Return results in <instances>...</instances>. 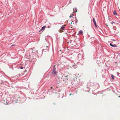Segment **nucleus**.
<instances>
[{"label": "nucleus", "mask_w": 120, "mask_h": 120, "mask_svg": "<svg viewBox=\"0 0 120 120\" xmlns=\"http://www.w3.org/2000/svg\"><path fill=\"white\" fill-rule=\"evenodd\" d=\"M55 76L56 78H57L58 79H60V77L59 76V75L58 74L56 75H55Z\"/></svg>", "instance_id": "obj_3"}, {"label": "nucleus", "mask_w": 120, "mask_h": 120, "mask_svg": "<svg viewBox=\"0 0 120 120\" xmlns=\"http://www.w3.org/2000/svg\"><path fill=\"white\" fill-rule=\"evenodd\" d=\"M52 73L53 74H54L55 75H56V73L55 71V69L54 68L53 69V70L52 71Z\"/></svg>", "instance_id": "obj_2"}, {"label": "nucleus", "mask_w": 120, "mask_h": 120, "mask_svg": "<svg viewBox=\"0 0 120 120\" xmlns=\"http://www.w3.org/2000/svg\"><path fill=\"white\" fill-rule=\"evenodd\" d=\"M83 33L82 31H79V34H82Z\"/></svg>", "instance_id": "obj_8"}, {"label": "nucleus", "mask_w": 120, "mask_h": 120, "mask_svg": "<svg viewBox=\"0 0 120 120\" xmlns=\"http://www.w3.org/2000/svg\"><path fill=\"white\" fill-rule=\"evenodd\" d=\"M52 87H50V88H51V89H52Z\"/></svg>", "instance_id": "obj_19"}, {"label": "nucleus", "mask_w": 120, "mask_h": 120, "mask_svg": "<svg viewBox=\"0 0 120 120\" xmlns=\"http://www.w3.org/2000/svg\"><path fill=\"white\" fill-rule=\"evenodd\" d=\"M72 17V15H70L69 16V17L70 18L71 17Z\"/></svg>", "instance_id": "obj_15"}, {"label": "nucleus", "mask_w": 120, "mask_h": 120, "mask_svg": "<svg viewBox=\"0 0 120 120\" xmlns=\"http://www.w3.org/2000/svg\"><path fill=\"white\" fill-rule=\"evenodd\" d=\"M46 27V26H44L41 29V30H42L45 29Z\"/></svg>", "instance_id": "obj_7"}, {"label": "nucleus", "mask_w": 120, "mask_h": 120, "mask_svg": "<svg viewBox=\"0 0 120 120\" xmlns=\"http://www.w3.org/2000/svg\"><path fill=\"white\" fill-rule=\"evenodd\" d=\"M114 14L115 15H117V13L115 11H114L113 12Z\"/></svg>", "instance_id": "obj_9"}, {"label": "nucleus", "mask_w": 120, "mask_h": 120, "mask_svg": "<svg viewBox=\"0 0 120 120\" xmlns=\"http://www.w3.org/2000/svg\"><path fill=\"white\" fill-rule=\"evenodd\" d=\"M65 25H64L63 26L61 27V29L63 30H64V29L65 26Z\"/></svg>", "instance_id": "obj_5"}, {"label": "nucleus", "mask_w": 120, "mask_h": 120, "mask_svg": "<svg viewBox=\"0 0 120 120\" xmlns=\"http://www.w3.org/2000/svg\"><path fill=\"white\" fill-rule=\"evenodd\" d=\"M20 68H21V69H23V68L22 67H21Z\"/></svg>", "instance_id": "obj_17"}, {"label": "nucleus", "mask_w": 120, "mask_h": 120, "mask_svg": "<svg viewBox=\"0 0 120 120\" xmlns=\"http://www.w3.org/2000/svg\"><path fill=\"white\" fill-rule=\"evenodd\" d=\"M94 25L96 28H98V26L97 25V24L96 23H94Z\"/></svg>", "instance_id": "obj_11"}, {"label": "nucleus", "mask_w": 120, "mask_h": 120, "mask_svg": "<svg viewBox=\"0 0 120 120\" xmlns=\"http://www.w3.org/2000/svg\"><path fill=\"white\" fill-rule=\"evenodd\" d=\"M74 11L75 12H76L77 11V9L76 8H75L73 9Z\"/></svg>", "instance_id": "obj_6"}, {"label": "nucleus", "mask_w": 120, "mask_h": 120, "mask_svg": "<svg viewBox=\"0 0 120 120\" xmlns=\"http://www.w3.org/2000/svg\"><path fill=\"white\" fill-rule=\"evenodd\" d=\"M32 50H33V49H32Z\"/></svg>", "instance_id": "obj_25"}, {"label": "nucleus", "mask_w": 120, "mask_h": 120, "mask_svg": "<svg viewBox=\"0 0 120 120\" xmlns=\"http://www.w3.org/2000/svg\"><path fill=\"white\" fill-rule=\"evenodd\" d=\"M2 83V80H0V83Z\"/></svg>", "instance_id": "obj_14"}, {"label": "nucleus", "mask_w": 120, "mask_h": 120, "mask_svg": "<svg viewBox=\"0 0 120 120\" xmlns=\"http://www.w3.org/2000/svg\"><path fill=\"white\" fill-rule=\"evenodd\" d=\"M56 66L55 65H54V68H54V69H55V66Z\"/></svg>", "instance_id": "obj_16"}, {"label": "nucleus", "mask_w": 120, "mask_h": 120, "mask_svg": "<svg viewBox=\"0 0 120 120\" xmlns=\"http://www.w3.org/2000/svg\"><path fill=\"white\" fill-rule=\"evenodd\" d=\"M110 45L112 47H116V45H115V44H114L113 45L112 44V43H110Z\"/></svg>", "instance_id": "obj_4"}, {"label": "nucleus", "mask_w": 120, "mask_h": 120, "mask_svg": "<svg viewBox=\"0 0 120 120\" xmlns=\"http://www.w3.org/2000/svg\"><path fill=\"white\" fill-rule=\"evenodd\" d=\"M14 45H12V46H13Z\"/></svg>", "instance_id": "obj_20"}, {"label": "nucleus", "mask_w": 120, "mask_h": 120, "mask_svg": "<svg viewBox=\"0 0 120 120\" xmlns=\"http://www.w3.org/2000/svg\"><path fill=\"white\" fill-rule=\"evenodd\" d=\"M62 30H63L61 29L60 30V33L62 32H63V31H62Z\"/></svg>", "instance_id": "obj_13"}, {"label": "nucleus", "mask_w": 120, "mask_h": 120, "mask_svg": "<svg viewBox=\"0 0 120 120\" xmlns=\"http://www.w3.org/2000/svg\"><path fill=\"white\" fill-rule=\"evenodd\" d=\"M49 27V26H48V28H49V27Z\"/></svg>", "instance_id": "obj_23"}, {"label": "nucleus", "mask_w": 120, "mask_h": 120, "mask_svg": "<svg viewBox=\"0 0 120 120\" xmlns=\"http://www.w3.org/2000/svg\"><path fill=\"white\" fill-rule=\"evenodd\" d=\"M72 24V22H71V24Z\"/></svg>", "instance_id": "obj_22"}, {"label": "nucleus", "mask_w": 120, "mask_h": 120, "mask_svg": "<svg viewBox=\"0 0 120 120\" xmlns=\"http://www.w3.org/2000/svg\"><path fill=\"white\" fill-rule=\"evenodd\" d=\"M93 22L94 23H96V21H95V19L94 18H93Z\"/></svg>", "instance_id": "obj_10"}, {"label": "nucleus", "mask_w": 120, "mask_h": 120, "mask_svg": "<svg viewBox=\"0 0 120 120\" xmlns=\"http://www.w3.org/2000/svg\"><path fill=\"white\" fill-rule=\"evenodd\" d=\"M71 95V93H70V94H69V95Z\"/></svg>", "instance_id": "obj_18"}, {"label": "nucleus", "mask_w": 120, "mask_h": 120, "mask_svg": "<svg viewBox=\"0 0 120 120\" xmlns=\"http://www.w3.org/2000/svg\"><path fill=\"white\" fill-rule=\"evenodd\" d=\"M70 75H68L66 76H64L62 79L63 80L65 81H66L68 80V77H70Z\"/></svg>", "instance_id": "obj_1"}, {"label": "nucleus", "mask_w": 120, "mask_h": 120, "mask_svg": "<svg viewBox=\"0 0 120 120\" xmlns=\"http://www.w3.org/2000/svg\"><path fill=\"white\" fill-rule=\"evenodd\" d=\"M111 77H112V79H114V76L113 75H111Z\"/></svg>", "instance_id": "obj_12"}, {"label": "nucleus", "mask_w": 120, "mask_h": 120, "mask_svg": "<svg viewBox=\"0 0 120 120\" xmlns=\"http://www.w3.org/2000/svg\"><path fill=\"white\" fill-rule=\"evenodd\" d=\"M119 55H120V53H119Z\"/></svg>", "instance_id": "obj_24"}, {"label": "nucleus", "mask_w": 120, "mask_h": 120, "mask_svg": "<svg viewBox=\"0 0 120 120\" xmlns=\"http://www.w3.org/2000/svg\"><path fill=\"white\" fill-rule=\"evenodd\" d=\"M118 97H120V96H118Z\"/></svg>", "instance_id": "obj_21"}]
</instances>
